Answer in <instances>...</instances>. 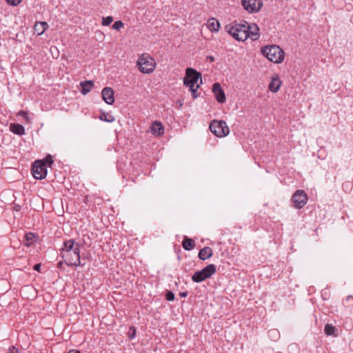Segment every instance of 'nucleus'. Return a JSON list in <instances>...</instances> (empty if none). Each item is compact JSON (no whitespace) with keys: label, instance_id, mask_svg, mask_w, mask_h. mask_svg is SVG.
<instances>
[{"label":"nucleus","instance_id":"f257e3e1","mask_svg":"<svg viewBox=\"0 0 353 353\" xmlns=\"http://www.w3.org/2000/svg\"><path fill=\"white\" fill-rule=\"evenodd\" d=\"M60 255L64 259V263L68 266H83L81 263L80 244L74 239L65 241L60 249Z\"/></svg>","mask_w":353,"mask_h":353},{"label":"nucleus","instance_id":"f03ea898","mask_svg":"<svg viewBox=\"0 0 353 353\" xmlns=\"http://www.w3.org/2000/svg\"><path fill=\"white\" fill-rule=\"evenodd\" d=\"M225 28L226 31L237 41H244L249 37V33L247 32V30H249L248 23L247 21H243V23L234 21L226 25Z\"/></svg>","mask_w":353,"mask_h":353},{"label":"nucleus","instance_id":"7ed1b4c3","mask_svg":"<svg viewBox=\"0 0 353 353\" xmlns=\"http://www.w3.org/2000/svg\"><path fill=\"white\" fill-rule=\"evenodd\" d=\"M199 79H201V74L200 72L192 68H188L186 69L183 83L185 85L190 88V90L194 99L197 97L196 92L199 87L197 83Z\"/></svg>","mask_w":353,"mask_h":353},{"label":"nucleus","instance_id":"20e7f679","mask_svg":"<svg viewBox=\"0 0 353 353\" xmlns=\"http://www.w3.org/2000/svg\"><path fill=\"white\" fill-rule=\"evenodd\" d=\"M263 55L270 61L280 63L284 60V51L276 45L266 46L261 48Z\"/></svg>","mask_w":353,"mask_h":353},{"label":"nucleus","instance_id":"39448f33","mask_svg":"<svg viewBox=\"0 0 353 353\" xmlns=\"http://www.w3.org/2000/svg\"><path fill=\"white\" fill-rule=\"evenodd\" d=\"M216 271V265L210 264L199 271H196L192 276V279L195 283H200L209 279Z\"/></svg>","mask_w":353,"mask_h":353},{"label":"nucleus","instance_id":"423d86ee","mask_svg":"<svg viewBox=\"0 0 353 353\" xmlns=\"http://www.w3.org/2000/svg\"><path fill=\"white\" fill-rule=\"evenodd\" d=\"M139 65V70L142 73L150 74L152 72L155 68L154 60L148 54H143L137 61Z\"/></svg>","mask_w":353,"mask_h":353},{"label":"nucleus","instance_id":"0eeeda50","mask_svg":"<svg viewBox=\"0 0 353 353\" xmlns=\"http://www.w3.org/2000/svg\"><path fill=\"white\" fill-rule=\"evenodd\" d=\"M210 130L219 137H225L230 132L229 128L224 121L213 120L210 124Z\"/></svg>","mask_w":353,"mask_h":353},{"label":"nucleus","instance_id":"6e6552de","mask_svg":"<svg viewBox=\"0 0 353 353\" xmlns=\"http://www.w3.org/2000/svg\"><path fill=\"white\" fill-rule=\"evenodd\" d=\"M47 168L43 161L37 160L32 167V174L36 179H43L47 175Z\"/></svg>","mask_w":353,"mask_h":353},{"label":"nucleus","instance_id":"1a4fd4ad","mask_svg":"<svg viewBox=\"0 0 353 353\" xmlns=\"http://www.w3.org/2000/svg\"><path fill=\"white\" fill-rule=\"evenodd\" d=\"M292 201L295 208L301 209L307 203V195L304 190H298L293 194Z\"/></svg>","mask_w":353,"mask_h":353},{"label":"nucleus","instance_id":"9d476101","mask_svg":"<svg viewBox=\"0 0 353 353\" xmlns=\"http://www.w3.org/2000/svg\"><path fill=\"white\" fill-rule=\"evenodd\" d=\"M243 8L249 13L258 12L262 6V0H241Z\"/></svg>","mask_w":353,"mask_h":353},{"label":"nucleus","instance_id":"9b49d317","mask_svg":"<svg viewBox=\"0 0 353 353\" xmlns=\"http://www.w3.org/2000/svg\"><path fill=\"white\" fill-rule=\"evenodd\" d=\"M212 92L218 102L224 103L225 101V94L219 83H215L213 84Z\"/></svg>","mask_w":353,"mask_h":353},{"label":"nucleus","instance_id":"f8f14e48","mask_svg":"<svg viewBox=\"0 0 353 353\" xmlns=\"http://www.w3.org/2000/svg\"><path fill=\"white\" fill-rule=\"evenodd\" d=\"M101 95L103 101L109 104L112 105L114 102V91L110 87H105L102 90Z\"/></svg>","mask_w":353,"mask_h":353},{"label":"nucleus","instance_id":"ddd939ff","mask_svg":"<svg viewBox=\"0 0 353 353\" xmlns=\"http://www.w3.org/2000/svg\"><path fill=\"white\" fill-rule=\"evenodd\" d=\"M249 30H247V32L249 33L248 38H251L252 41H256L259 38V28L255 23H248Z\"/></svg>","mask_w":353,"mask_h":353},{"label":"nucleus","instance_id":"4468645a","mask_svg":"<svg viewBox=\"0 0 353 353\" xmlns=\"http://www.w3.org/2000/svg\"><path fill=\"white\" fill-rule=\"evenodd\" d=\"M151 132L155 136H160L164 132V128L159 121H154L150 127Z\"/></svg>","mask_w":353,"mask_h":353},{"label":"nucleus","instance_id":"2eb2a0df","mask_svg":"<svg viewBox=\"0 0 353 353\" xmlns=\"http://www.w3.org/2000/svg\"><path fill=\"white\" fill-rule=\"evenodd\" d=\"M281 84V83L279 76L274 74L271 79V81L269 84V89L272 92H276L279 90Z\"/></svg>","mask_w":353,"mask_h":353},{"label":"nucleus","instance_id":"dca6fc26","mask_svg":"<svg viewBox=\"0 0 353 353\" xmlns=\"http://www.w3.org/2000/svg\"><path fill=\"white\" fill-rule=\"evenodd\" d=\"M213 254V251L210 247H204L199 252V258L205 261L210 259Z\"/></svg>","mask_w":353,"mask_h":353},{"label":"nucleus","instance_id":"f3484780","mask_svg":"<svg viewBox=\"0 0 353 353\" xmlns=\"http://www.w3.org/2000/svg\"><path fill=\"white\" fill-rule=\"evenodd\" d=\"M48 28V24L45 21L37 22L34 26V33L41 35Z\"/></svg>","mask_w":353,"mask_h":353},{"label":"nucleus","instance_id":"a211bd4d","mask_svg":"<svg viewBox=\"0 0 353 353\" xmlns=\"http://www.w3.org/2000/svg\"><path fill=\"white\" fill-rule=\"evenodd\" d=\"M80 86L81 87V94L85 95L88 92H90L92 88H93L94 82L91 80L81 81L80 83Z\"/></svg>","mask_w":353,"mask_h":353},{"label":"nucleus","instance_id":"6ab92c4d","mask_svg":"<svg viewBox=\"0 0 353 353\" xmlns=\"http://www.w3.org/2000/svg\"><path fill=\"white\" fill-rule=\"evenodd\" d=\"M10 130L17 135H23L25 134V128L24 127L18 123H10Z\"/></svg>","mask_w":353,"mask_h":353},{"label":"nucleus","instance_id":"aec40b11","mask_svg":"<svg viewBox=\"0 0 353 353\" xmlns=\"http://www.w3.org/2000/svg\"><path fill=\"white\" fill-rule=\"evenodd\" d=\"M207 26L211 32H217L220 28V23L214 18H210L208 20Z\"/></svg>","mask_w":353,"mask_h":353},{"label":"nucleus","instance_id":"412c9836","mask_svg":"<svg viewBox=\"0 0 353 353\" xmlns=\"http://www.w3.org/2000/svg\"><path fill=\"white\" fill-rule=\"evenodd\" d=\"M182 245L184 250L190 251L194 248L195 242L193 239L185 236L182 242Z\"/></svg>","mask_w":353,"mask_h":353},{"label":"nucleus","instance_id":"4be33fe9","mask_svg":"<svg viewBox=\"0 0 353 353\" xmlns=\"http://www.w3.org/2000/svg\"><path fill=\"white\" fill-rule=\"evenodd\" d=\"M336 327L331 324H326L325 325L324 332L327 336H336L337 334H336Z\"/></svg>","mask_w":353,"mask_h":353},{"label":"nucleus","instance_id":"5701e85b","mask_svg":"<svg viewBox=\"0 0 353 353\" xmlns=\"http://www.w3.org/2000/svg\"><path fill=\"white\" fill-rule=\"evenodd\" d=\"M34 238H35V236L32 232L26 234V236H25L26 245L30 246L33 243Z\"/></svg>","mask_w":353,"mask_h":353},{"label":"nucleus","instance_id":"b1692460","mask_svg":"<svg viewBox=\"0 0 353 353\" xmlns=\"http://www.w3.org/2000/svg\"><path fill=\"white\" fill-rule=\"evenodd\" d=\"M42 161L45 163L46 168H47V165L50 167L53 164V163H54L52 157L50 154H48L45 157V159L43 160H42Z\"/></svg>","mask_w":353,"mask_h":353},{"label":"nucleus","instance_id":"393cba45","mask_svg":"<svg viewBox=\"0 0 353 353\" xmlns=\"http://www.w3.org/2000/svg\"><path fill=\"white\" fill-rule=\"evenodd\" d=\"M112 21H113V17L111 16L103 17L102 25L103 26H109Z\"/></svg>","mask_w":353,"mask_h":353},{"label":"nucleus","instance_id":"a878e982","mask_svg":"<svg viewBox=\"0 0 353 353\" xmlns=\"http://www.w3.org/2000/svg\"><path fill=\"white\" fill-rule=\"evenodd\" d=\"M124 24L121 21H117L112 25V28L117 30H119L123 27Z\"/></svg>","mask_w":353,"mask_h":353},{"label":"nucleus","instance_id":"bb28decb","mask_svg":"<svg viewBox=\"0 0 353 353\" xmlns=\"http://www.w3.org/2000/svg\"><path fill=\"white\" fill-rule=\"evenodd\" d=\"M174 294L171 291H168L165 294V298L169 301H172L174 300Z\"/></svg>","mask_w":353,"mask_h":353},{"label":"nucleus","instance_id":"cd10ccee","mask_svg":"<svg viewBox=\"0 0 353 353\" xmlns=\"http://www.w3.org/2000/svg\"><path fill=\"white\" fill-rule=\"evenodd\" d=\"M270 336H272L274 340H276L279 337V332L276 330H272L269 331Z\"/></svg>","mask_w":353,"mask_h":353},{"label":"nucleus","instance_id":"c85d7f7f","mask_svg":"<svg viewBox=\"0 0 353 353\" xmlns=\"http://www.w3.org/2000/svg\"><path fill=\"white\" fill-rule=\"evenodd\" d=\"M21 1L22 0H6L8 4L14 6L19 5Z\"/></svg>","mask_w":353,"mask_h":353},{"label":"nucleus","instance_id":"c756f323","mask_svg":"<svg viewBox=\"0 0 353 353\" xmlns=\"http://www.w3.org/2000/svg\"><path fill=\"white\" fill-rule=\"evenodd\" d=\"M17 114L19 116H22L27 121H28L29 119L28 114L26 111L20 110Z\"/></svg>","mask_w":353,"mask_h":353},{"label":"nucleus","instance_id":"7c9ffc66","mask_svg":"<svg viewBox=\"0 0 353 353\" xmlns=\"http://www.w3.org/2000/svg\"><path fill=\"white\" fill-rule=\"evenodd\" d=\"M7 353H19V349L12 345L9 347Z\"/></svg>","mask_w":353,"mask_h":353},{"label":"nucleus","instance_id":"2f4dec72","mask_svg":"<svg viewBox=\"0 0 353 353\" xmlns=\"http://www.w3.org/2000/svg\"><path fill=\"white\" fill-rule=\"evenodd\" d=\"M34 270L37 271V272H40L41 264L40 263L35 264L34 266Z\"/></svg>","mask_w":353,"mask_h":353},{"label":"nucleus","instance_id":"473e14b6","mask_svg":"<svg viewBox=\"0 0 353 353\" xmlns=\"http://www.w3.org/2000/svg\"><path fill=\"white\" fill-rule=\"evenodd\" d=\"M114 120V119L112 116H109V117L105 119V121L108 122H112Z\"/></svg>","mask_w":353,"mask_h":353},{"label":"nucleus","instance_id":"72a5a7b5","mask_svg":"<svg viewBox=\"0 0 353 353\" xmlns=\"http://www.w3.org/2000/svg\"><path fill=\"white\" fill-rule=\"evenodd\" d=\"M179 296L181 297L185 298L188 296V292H181L179 293Z\"/></svg>","mask_w":353,"mask_h":353},{"label":"nucleus","instance_id":"f704fd0d","mask_svg":"<svg viewBox=\"0 0 353 353\" xmlns=\"http://www.w3.org/2000/svg\"><path fill=\"white\" fill-rule=\"evenodd\" d=\"M207 59L209 60L210 62H214L215 59L212 56H208Z\"/></svg>","mask_w":353,"mask_h":353},{"label":"nucleus","instance_id":"c9c22d12","mask_svg":"<svg viewBox=\"0 0 353 353\" xmlns=\"http://www.w3.org/2000/svg\"><path fill=\"white\" fill-rule=\"evenodd\" d=\"M135 335H136V330H135V329H133V332L132 334H130L129 337L130 339H133L135 336Z\"/></svg>","mask_w":353,"mask_h":353},{"label":"nucleus","instance_id":"e433bc0d","mask_svg":"<svg viewBox=\"0 0 353 353\" xmlns=\"http://www.w3.org/2000/svg\"><path fill=\"white\" fill-rule=\"evenodd\" d=\"M68 353H81L80 351L77 350H71Z\"/></svg>","mask_w":353,"mask_h":353},{"label":"nucleus","instance_id":"4c0bfd02","mask_svg":"<svg viewBox=\"0 0 353 353\" xmlns=\"http://www.w3.org/2000/svg\"><path fill=\"white\" fill-rule=\"evenodd\" d=\"M63 264V261H59L58 263H57V267L61 268L62 267Z\"/></svg>","mask_w":353,"mask_h":353},{"label":"nucleus","instance_id":"58836bf2","mask_svg":"<svg viewBox=\"0 0 353 353\" xmlns=\"http://www.w3.org/2000/svg\"><path fill=\"white\" fill-rule=\"evenodd\" d=\"M351 299H353V296H348L346 299V301H350Z\"/></svg>","mask_w":353,"mask_h":353},{"label":"nucleus","instance_id":"ea45409f","mask_svg":"<svg viewBox=\"0 0 353 353\" xmlns=\"http://www.w3.org/2000/svg\"><path fill=\"white\" fill-rule=\"evenodd\" d=\"M18 208H19V205H17V207H15V209L18 210Z\"/></svg>","mask_w":353,"mask_h":353},{"label":"nucleus","instance_id":"a19ab883","mask_svg":"<svg viewBox=\"0 0 353 353\" xmlns=\"http://www.w3.org/2000/svg\"><path fill=\"white\" fill-rule=\"evenodd\" d=\"M18 208H19V205H17V207H15V209L18 210Z\"/></svg>","mask_w":353,"mask_h":353},{"label":"nucleus","instance_id":"79ce46f5","mask_svg":"<svg viewBox=\"0 0 353 353\" xmlns=\"http://www.w3.org/2000/svg\"><path fill=\"white\" fill-rule=\"evenodd\" d=\"M18 208H19V205H17V207H15V209L18 210Z\"/></svg>","mask_w":353,"mask_h":353}]
</instances>
